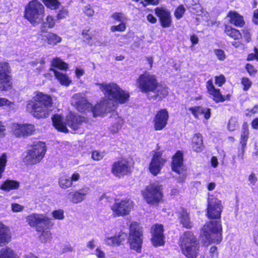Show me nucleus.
I'll return each instance as SVG.
<instances>
[{
    "label": "nucleus",
    "mask_w": 258,
    "mask_h": 258,
    "mask_svg": "<svg viewBox=\"0 0 258 258\" xmlns=\"http://www.w3.org/2000/svg\"><path fill=\"white\" fill-rule=\"evenodd\" d=\"M188 110L191 112L195 118H198L200 115H204L206 119H209L211 117V109L202 106H194L190 107Z\"/></svg>",
    "instance_id": "5701e85b"
},
{
    "label": "nucleus",
    "mask_w": 258,
    "mask_h": 258,
    "mask_svg": "<svg viewBox=\"0 0 258 258\" xmlns=\"http://www.w3.org/2000/svg\"><path fill=\"white\" fill-rule=\"evenodd\" d=\"M52 100L47 94L41 92L36 94L29 101L26 105V110L32 115L37 118L46 117L51 111Z\"/></svg>",
    "instance_id": "f03ea898"
},
{
    "label": "nucleus",
    "mask_w": 258,
    "mask_h": 258,
    "mask_svg": "<svg viewBox=\"0 0 258 258\" xmlns=\"http://www.w3.org/2000/svg\"><path fill=\"white\" fill-rule=\"evenodd\" d=\"M191 147L194 151L200 152L204 149L203 137L201 134H195L192 138Z\"/></svg>",
    "instance_id": "b1692460"
},
{
    "label": "nucleus",
    "mask_w": 258,
    "mask_h": 258,
    "mask_svg": "<svg viewBox=\"0 0 258 258\" xmlns=\"http://www.w3.org/2000/svg\"><path fill=\"white\" fill-rule=\"evenodd\" d=\"M223 209L221 200L213 196L209 197L207 208V216L208 218L220 220Z\"/></svg>",
    "instance_id": "9d476101"
},
{
    "label": "nucleus",
    "mask_w": 258,
    "mask_h": 258,
    "mask_svg": "<svg viewBox=\"0 0 258 258\" xmlns=\"http://www.w3.org/2000/svg\"><path fill=\"white\" fill-rule=\"evenodd\" d=\"M9 66L7 62H0V91L8 90L11 85L9 75Z\"/></svg>",
    "instance_id": "2eb2a0df"
},
{
    "label": "nucleus",
    "mask_w": 258,
    "mask_h": 258,
    "mask_svg": "<svg viewBox=\"0 0 258 258\" xmlns=\"http://www.w3.org/2000/svg\"><path fill=\"white\" fill-rule=\"evenodd\" d=\"M192 244H198L196 238L194 236L192 233L190 231L184 232L181 237L180 246L183 247Z\"/></svg>",
    "instance_id": "c85d7f7f"
},
{
    "label": "nucleus",
    "mask_w": 258,
    "mask_h": 258,
    "mask_svg": "<svg viewBox=\"0 0 258 258\" xmlns=\"http://www.w3.org/2000/svg\"><path fill=\"white\" fill-rule=\"evenodd\" d=\"M245 68L250 75H254L256 72V70L254 67L250 64L247 63Z\"/></svg>",
    "instance_id": "e2e57ef3"
},
{
    "label": "nucleus",
    "mask_w": 258,
    "mask_h": 258,
    "mask_svg": "<svg viewBox=\"0 0 258 258\" xmlns=\"http://www.w3.org/2000/svg\"><path fill=\"white\" fill-rule=\"evenodd\" d=\"M123 123V119L121 118L118 117L116 121L111 126L110 128V132L113 134L117 133L121 128Z\"/></svg>",
    "instance_id": "c03bdc74"
},
{
    "label": "nucleus",
    "mask_w": 258,
    "mask_h": 258,
    "mask_svg": "<svg viewBox=\"0 0 258 258\" xmlns=\"http://www.w3.org/2000/svg\"><path fill=\"white\" fill-rule=\"evenodd\" d=\"M163 232V227L162 225L156 224L152 227V238L151 240L154 246L157 247L164 244V237Z\"/></svg>",
    "instance_id": "a211bd4d"
},
{
    "label": "nucleus",
    "mask_w": 258,
    "mask_h": 258,
    "mask_svg": "<svg viewBox=\"0 0 258 258\" xmlns=\"http://www.w3.org/2000/svg\"><path fill=\"white\" fill-rule=\"evenodd\" d=\"M130 248L140 252L143 244V232L141 227L136 223H132L130 227L127 241Z\"/></svg>",
    "instance_id": "6e6552de"
},
{
    "label": "nucleus",
    "mask_w": 258,
    "mask_h": 258,
    "mask_svg": "<svg viewBox=\"0 0 258 258\" xmlns=\"http://www.w3.org/2000/svg\"><path fill=\"white\" fill-rule=\"evenodd\" d=\"M147 19L149 22L152 24H154L157 22V19L151 14L147 15Z\"/></svg>",
    "instance_id": "774afa93"
},
{
    "label": "nucleus",
    "mask_w": 258,
    "mask_h": 258,
    "mask_svg": "<svg viewBox=\"0 0 258 258\" xmlns=\"http://www.w3.org/2000/svg\"><path fill=\"white\" fill-rule=\"evenodd\" d=\"M171 167L173 171L181 175L177 179L178 182H182L184 181L186 177L185 173L186 167L183 165V162H172Z\"/></svg>",
    "instance_id": "a878e982"
},
{
    "label": "nucleus",
    "mask_w": 258,
    "mask_h": 258,
    "mask_svg": "<svg viewBox=\"0 0 258 258\" xmlns=\"http://www.w3.org/2000/svg\"><path fill=\"white\" fill-rule=\"evenodd\" d=\"M238 127L237 119L235 117H232L228 122V128L229 131L235 130Z\"/></svg>",
    "instance_id": "49530a36"
},
{
    "label": "nucleus",
    "mask_w": 258,
    "mask_h": 258,
    "mask_svg": "<svg viewBox=\"0 0 258 258\" xmlns=\"http://www.w3.org/2000/svg\"><path fill=\"white\" fill-rule=\"evenodd\" d=\"M71 103L81 112L89 111L90 108H91V104L88 102L85 94L83 93L74 94L72 98Z\"/></svg>",
    "instance_id": "ddd939ff"
},
{
    "label": "nucleus",
    "mask_w": 258,
    "mask_h": 258,
    "mask_svg": "<svg viewBox=\"0 0 258 258\" xmlns=\"http://www.w3.org/2000/svg\"><path fill=\"white\" fill-rule=\"evenodd\" d=\"M132 208V202L130 200H116L111 206V210L115 217H119L128 215Z\"/></svg>",
    "instance_id": "f8f14e48"
},
{
    "label": "nucleus",
    "mask_w": 258,
    "mask_h": 258,
    "mask_svg": "<svg viewBox=\"0 0 258 258\" xmlns=\"http://www.w3.org/2000/svg\"><path fill=\"white\" fill-rule=\"evenodd\" d=\"M68 16V11L67 10L64 9H62L59 11L57 15V19L61 20L65 19Z\"/></svg>",
    "instance_id": "603ef678"
},
{
    "label": "nucleus",
    "mask_w": 258,
    "mask_h": 258,
    "mask_svg": "<svg viewBox=\"0 0 258 258\" xmlns=\"http://www.w3.org/2000/svg\"><path fill=\"white\" fill-rule=\"evenodd\" d=\"M104 155V152H100L98 151H95L92 153V158L94 160H100Z\"/></svg>",
    "instance_id": "3c124183"
},
{
    "label": "nucleus",
    "mask_w": 258,
    "mask_h": 258,
    "mask_svg": "<svg viewBox=\"0 0 258 258\" xmlns=\"http://www.w3.org/2000/svg\"><path fill=\"white\" fill-rule=\"evenodd\" d=\"M227 17L230 18V23L235 26L241 27L244 25L243 17L235 11H230Z\"/></svg>",
    "instance_id": "cd10ccee"
},
{
    "label": "nucleus",
    "mask_w": 258,
    "mask_h": 258,
    "mask_svg": "<svg viewBox=\"0 0 258 258\" xmlns=\"http://www.w3.org/2000/svg\"><path fill=\"white\" fill-rule=\"evenodd\" d=\"M11 240L10 229L0 222V246L8 243Z\"/></svg>",
    "instance_id": "c756f323"
},
{
    "label": "nucleus",
    "mask_w": 258,
    "mask_h": 258,
    "mask_svg": "<svg viewBox=\"0 0 258 258\" xmlns=\"http://www.w3.org/2000/svg\"><path fill=\"white\" fill-rule=\"evenodd\" d=\"M44 5L51 10H56L58 8L60 3L57 0H42Z\"/></svg>",
    "instance_id": "79ce46f5"
},
{
    "label": "nucleus",
    "mask_w": 258,
    "mask_h": 258,
    "mask_svg": "<svg viewBox=\"0 0 258 258\" xmlns=\"http://www.w3.org/2000/svg\"><path fill=\"white\" fill-rule=\"evenodd\" d=\"M110 104L108 103L107 100H103L100 103L97 104L95 106L92 107L91 105V108H90V110L93 113L94 117L97 116H100L104 112L108 111L110 108Z\"/></svg>",
    "instance_id": "412c9836"
},
{
    "label": "nucleus",
    "mask_w": 258,
    "mask_h": 258,
    "mask_svg": "<svg viewBox=\"0 0 258 258\" xmlns=\"http://www.w3.org/2000/svg\"><path fill=\"white\" fill-rule=\"evenodd\" d=\"M55 22L54 19L52 16H48L45 20V21L42 23L41 26V30L42 32H45L47 28H51L54 26Z\"/></svg>",
    "instance_id": "58836bf2"
},
{
    "label": "nucleus",
    "mask_w": 258,
    "mask_h": 258,
    "mask_svg": "<svg viewBox=\"0 0 258 258\" xmlns=\"http://www.w3.org/2000/svg\"><path fill=\"white\" fill-rule=\"evenodd\" d=\"M242 84L244 86L243 89L245 91L248 90L251 86V82L247 78H243L241 81Z\"/></svg>",
    "instance_id": "864d4df0"
},
{
    "label": "nucleus",
    "mask_w": 258,
    "mask_h": 258,
    "mask_svg": "<svg viewBox=\"0 0 258 258\" xmlns=\"http://www.w3.org/2000/svg\"><path fill=\"white\" fill-rule=\"evenodd\" d=\"M90 188L86 186L74 191L67 190L66 194V197L71 203L78 204L86 199L87 195L90 192Z\"/></svg>",
    "instance_id": "4468645a"
},
{
    "label": "nucleus",
    "mask_w": 258,
    "mask_h": 258,
    "mask_svg": "<svg viewBox=\"0 0 258 258\" xmlns=\"http://www.w3.org/2000/svg\"><path fill=\"white\" fill-rule=\"evenodd\" d=\"M73 183L71 182L70 177L67 175L60 176L58 179V185L63 189L69 188L72 186Z\"/></svg>",
    "instance_id": "4c0bfd02"
},
{
    "label": "nucleus",
    "mask_w": 258,
    "mask_h": 258,
    "mask_svg": "<svg viewBox=\"0 0 258 258\" xmlns=\"http://www.w3.org/2000/svg\"><path fill=\"white\" fill-rule=\"evenodd\" d=\"M44 17V7L38 0H32L25 7L24 18L32 25L41 23Z\"/></svg>",
    "instance_id": "423d86ee"
},
{
    "label": "nucleus",
    "mask_w": 258,
    "mask_h": 258,
    "mask_svg": "<svg viewBox=\"0 0 258 258\" xmlns=\"http://www.w3.org/2000/svg\"><path fill=\"white\" fill-rule=\"evenodd\" d=\"M100 89L104 94L105 97L109 100L116 103L123 104L128 101L130 95L128 92L123 90L118 85L114 83L108 84H97Z\"/></svg>",
    "instance_id": "20e7f679"
},
{
    "label": "nucleus",
    "mask_w": 258,
    "mask_h": 258,
    "mask_svg": "<svg viewBox=\"0 0 258 258\" xmlns=\"http://www.w3.org/2000/svg\"><path fill=\"white\" fill-rule=\"evenodd\" d=\"M52 120L54 126L58 131L68 133L69 130L66 127L67 125L74 131H76L85 121V118L82 116L70 114L67 116L66 121L64 123L60 115L55 114L52 117Z\"/></svg>",
    "instance_id": "39448f33"
},
{
    "label": "nucleus",
    "mask_w": 258,
    "mask_h": 258,
    "mask_svg": "<svg viewBox=\"0 0 258 258\" xmlns=\"http://www.w3.org/2000/svg\"><path fill=\"white\" fill-rule=\"evenodd\" d=\"M71 182L73 183L74 181H77L80 178V175L78 173H74L70 177Z\"/></svg>",
    "instance_id": "69168bd1"
},
{
    "label": "nucleus",
    "mask_w": 258,
    "mask_h": 258,
    "mask_svg": "<svg viewBox=\"0 0 258 258\" xmlns=\"http://www.w3.org/2000/svg\"><path fill=\"white\" fill-rule=\"evenodd\" d=\"M185 12L184 6L182 5H180L176 8L174 12V16L178 20L181 18Z\"/></svg>",
    "instance_id": "a18cd8bd"
},
{
    "label": "nucleus",
    "mask_w": 258,
    "mask_h": 258,
    "mask_svg": "<svg viewBox=\"0 0 258 258\" xmlns=\"http://www.w3.org/2000/svg\"><path fill=\"white\" fill-rule=\"evenodd\" d=\"M42 40L51 46H54L61 41V38L53 33H48L42 36Z\"/></svg>",
    "instance_id": "7c9ffc66"
},
{
    "label": "nucleus",
    "mask_w": 258,
    "mask_h": 258,
    "mask_svg": "<svg viewBox=\"0 0 258 258\" xmlns=\"http://www.w3.org/2000/svg\"><path fill=\"white\" fill-rule=\"evenodd\" d=\"M183 155L182 152L178 151L176 154L173 156L172 161H182Z\"/></svg>",
    "instance_id": "13d9d810"
},
{
    "label": "nucleus",
    "mask_w": 258,
    "mask_h": 258,
    "mask_svg": "<svg viewBox=\"0 0 258 258\" xmlns=\"http://www.w3.org/2000/svg\"><path fill=\"white\" fill-rule=\"evenodd\" d=\"M215 54L218 57V58L221 60H223L225 59L226 55L224 51L222 49H215L214 50Z\"/></svg>",
    "instance_id": "5fc2aeb1"
},
{
    "label": "nucleus",
    "mask_w": 258,
    "mask_h": 258,
    "mask_svg": "<svg viewBox=\"0 0 258 258\" xmlns=\"http://www.w3.org/2000/svg\"><path fill=\"white\" fill-rule=\"evenodd\" d=\"M252 20L255 25H258V9L254 11Z\"/></svg>",
    "instance_id": "338daca9"
},
{
    "label": "nucleus",
    "mask_w": 258,
    "mask_h": 258,
    "mask_svg": "<svg viewBox=\"0 0 258 258\" xmlns=\"http://www.w3.org/2000/svg\"><path fill=\"white\" fill-rule=\"evenodd\" d=\"M205 237L209 242L219 243L222 239L220 220L210 221L203 227Z\"/></svg>",
    "instance_id": "0eeeda50"
},
{
    "label": "nucleus",
    "mask_w": 258,
    "mask_h": 258,
    "mask_svg": "<svg viewBox=\"0 0 258 258\" xmlns=\"http://www.w3.org/2000/svg\"><path fill=\"white\" fill-rule=\"evenodd\" d=\"M111 17L114 20L120 22H123L126 20L125 15L122 13H114Z\"/></svg>",
    "instance_id": "8fccbe9b"
},
{
    "label": "nucleus",
    "mask_w": 258,
    "mask_h": 258,
    "mask_svg": "<svg viewBox=\"0 0 258 258\" xmlns=\"http://www.w3.org/2000/svg\"><path fill=\"white\" fill-rule=\"evenodd\" d=\"M46 150L44 143L40 141L35 142L32 149L27 151L26 160L27 161H40L44 157Z\"/></svg>",
    "instance_id": "9b49d317"
},
{
    "label": "nucleus",
    "mask_w": 258,
    "mask_h": 258,
    "mask_svg": "<svg viewBox=\"0 0 258 258\" xmlns=\"http://www.w3.org/2000/svg\"><path fill=\"white\" fill-rule=\"evenodd\" d=\"M52 65L53 67L62 70H66L68 68V64L59 58H54L52 62Z\"/></svg>",
    "instance_id": "a19ab883"
},
{
    "label": "nucleus",
    "mask_w": 258,
    "mask_h": 258,
    "mask_svg": "<svg viewBox=\"0 0 258 258\" xmlns=\"http://www.w3.org/2000/svg\"><path fill=\"white\" fill-rule=\"evenodd\" d=\"M24 207L18 204H12V209L13 212H20L23 209Z\"/></svg>",
    "instance_id": "0e129e2a"
},
{
    "label": "nucleus",
    "mask_w": 258,
    "mask_h": 258,
    "mask_svg": "<svg viewBox=\"0 0 258 258\" xmlns=\"http://www.w3.org/2000/svg\"><path fill=\"white\" fill-rule=\"evenodd\" d=\"M179 219L180 224H181L184 227L186 228L192 227V222L190 221L188 213L185 210L182 209V211L179 214Z\"/></svg>",
    "instance_id": "2f4dec72"
},
{
    "label": "nucleus",
    "mask_w": 258,
    "mask_h": 258,
    "mask_svg": "<svg viewBox=\"0 0 258 258\" xmlns=\"http://www.w3.org/2000/svg\"><path fill=\"white\" fill-rule=\"evenodd\" d=\"M249 131L248 124L246 122H244L242 125V131L241 134L240 144L242 148L243 149L246 146L247 140L248 139Z\"/></svg>",
    "instance_id": "f704fd0d"
},
{
    "label": "nucleus",
    "mask_w": 258,
    "mask_h": 258,
    "mask_svg": "<svg viewBox=\"0 0 258 258\" xmlns=\"http://www.w3.org/2000/svg\"><path fill=\"white\" fill-rule=\"evenodd\" d=\"M163 164L162 162H150L149 169L154 175H156L161 170Z\"/></svg>",
    "instance_id": "ea45409f"
},
{
    "label": "nucleus",
    "mask_w": 258,
    "mask_h": 258,
    "mask_svg": "<svg viewBox=\"0 0 258 258\" xmlns=\"http://www.w3.org/2000/svg\"><path fill=\"white\" fill-rule=\"evenodd\" d=\"M53 217L57 220H62L64 218V212L62 210L59 209L52 212Z\"/></svg>",
    "instance_id": "de8ad7c7"
},
{
    "label": "nucleus",
    "mask_w": 258,
    "mask_h": 258,
    "mask_svg": "<svg viewBox=\"0 0 258 258\" xmlns=\"http://www.w3.org/2000/svg\"><path fill=\"white\" fill-rule=\"evenodd\" d=\"M152 155L153 158L151 161H163L161 158L162 153L160 152L153 151Z\"/></svg>",
    "instance_id": "6e6d98bb"
},
{
    "label": "nucleus",
    "mask_w": 258,
    "mask_h": 258,
    "mask_svg": "<svg viewBox=\"0 0 258 258\" xmlns=\"http://www.w3.org/2000/svg\"><path fill=\"white\" fill-rule=\"evenodd\" d=\"M243 37L245 39L247 42H249L251 39V34L250 33V30L247 29H244L243 30Z\"/></svg>",
    "instance_id": "680f3d73"
},
{
    "label": "nucleus",
    "mask_w": 258,
    "mask_h": 258,
    "mask_svg": "<svg viewBox=\"0 0 258 258\" xmlns=\"http://www.w3.org/2000/svg\"><path fill=\"white\" fill-rule=\"evenodd\" d=\"M7 106L11 110L15 109V104L14 102H12L5 98H0V107Z\"/></svg>",
    "instance_id": "37998d69"
},
{
    "label": "nucleus",
    "mask_w": 258,
    "mask_h": 258,
    "mask_svg": "<svg viewBox=\"0 0 258 258\" xmlns=\"http://www.w3.org/2000/svg\"><path fill=\"white\" fill-rule=\"evenodd\" d=\"M199 244L181 247L182 253L187 258H196L199 251Z\"/></svg>",
    "instance_id": "393cba45"
},
{
    "label": "nucleus",
    "mask_w": 258,
    "mask_h": 258,
    "mask_svg": "<svg viewBox=\"0 0 258 258\" xmlns=\"http://www.w3.org/2000/svg\"><path fill=\"white\" fill-rule=\"evenodd\" d=\"M126 29L125 24L123 22H121L120 24L117 26H112L110 28V30L112 32L115 31H119L123 32Z\"/></svg>",
    "instance_id": "09e8293b"
},
{
    "label": "nucleus",
    "mask_w": 258,
    "mask_h": 258,
    "mask_svg": "<svg viewBox=\"0 0 258 258\" xmlns=\"http://www.w3.org/2000/svg\"><path fill=\"white\" fill-rule=\"evenodd\" d=\"M54 74L55 77L61 85L68 86L71 83V81L66 74H62L56 70H54Z\"/></svg>",
    "instance_id": "c9c22d12"
},
{
    "label": "nucleus",
    "mask_w": 258,
    "mask_h": 258,
    "mask_svg": "<svg viewBox=\"0 0 258 258\" xmlns=\"http://www.w3.org/2000/svg\"><path fill=\"white\" fill-rule=\"evenodd\" d=\"M26 221L37 232H41L39 239L42 242L45 243L51 239V233L48 229L53 224L51 219L45 215L33 214L26 217Z\"/></svg>",
    "instance_id": "7ed1b4c3"
},
{
    "label": "nucleus",
    "mask_w": 258,
    "mask_h": 258,
    "mask_svg": "<svg viewBox=\"0 0 258 258\" xmlns=\"http://www.w3.org/2000/svg\"><path fill=\"white\" fill-rule=\"evenodd\" d=\"M144 199L148 204H154L162 199L161 186L159 184H152L146 187L143 191Z\"/></svg>",
    "instance_id": "1a4fd4ad"
},
{
    "label": "nucleus",
    "mask_w": 258,
    "mask_h": 258,
    "mask_svg": "<svg viewBox=\"0 0 258 258\" xmlns=\"http://www.w3.org/2000/svg\"><path fill=\"white\" fill-rule=\"evenodd\" d=\"M125 234L122 232H120L118 234L114 235V236L106 237L104 239V242L106 244L108 245L118 246L125 239Z\"/></svg>",
    "instance_id": "bb28decb"
},
{
    "label": "nucleus",
    "mask_w": 258,
    "mask_h": 258,
    "mask_svg": "<svg viewBox=\"0 0 258 258\" xmlns=\"http://www.w3.org/2000/svg\"><path fill=\"white\" fill-rule=\"evenodd\" d=\"M83 11H84V12L88 16H92L94 13V10L91 8L90 5H88V6L85 7Z\"/></svg>",
    "instance_id": "052dcab7"
},
{
    "label": "nucleus",
    "mask_w": 258,
    "mask_h": 258,
    "mask_svg": "<svg viewBox=\"0 0 258 258\" xmlns=\"http://www.w3.org/2000/svg\"><path fill=\"white\" fill-rule=\"evenodd\" d=\"M206 87L208 93L212 96L213 99L216 102H223L230 99V95L227 94L223 96L221 94L219 89H216L214 87L212 80H208L206 84Z\"/></svg>",
    "instance_id": "f3484780"
},
{
    "label": "nucleus",
    "mask_w": 258,
    "mask_h": 258,
    "mask_svg": "<svg viewBox=\"0 0 258 258\" xmlns=\"http://www.w3.org/2000/svg\"><path fill=\"white\" fill-rule=\"evenodd\" d=\"M136 84L141 92L147 93L149 99L161 100L168 93L167 88L160 84L156 76L149 73L140 75Z\"/></svg>",
    "instance_id": "f257e3e1"
},
{
    "label": "nucleus",
    "mask_w": 258,
    "mask_h": 258,
    "mask_svg": "<svg viewBox=\"0 0 258 258\" xmlns=\"http://www.w3.org/2000/svg\"><path fill=\"white\" fill-rule=\"evenodd\" d=\"M254 53H251L249 54L248 56L247 60H252L254 59L258 60V49L257 48L255 47L254 49Z\"/></svg>",
    "instance_id": "4d7b16f0"
},
{
    "label": "nucleus",
    "mask_w": 258,
    "mask_h": 258,
    "mask_svg": "<svg viewBox=\"0 0 258 258\" xmlns=\"http://www.w3.org/2000/svg\"><path fill=\"white\" fill-rule=\"evenodd\" d=\"M155 13L163 28L169 27L171 26V17L168 10L164 8L158 7L155 9Z\"/></svg>",
    "instance_id": "6ab92c4d"
},
{
    "label": "nucleus",
    "mask_w": 258,
    "mask_h": 258,
    "mask_svg": "<svg viewBox=\"0 0 258 258\" xmlns=\"http://www.w3.org/2000/svg\"><path fill=\"white\" fill-rule=\"evenodd\" d=\"M12 128L17 137L29 136L34 132V126L32 124L13 123Z\"/></svg>",
    "instance_id": "dca6fc26"
},
{
    "label": "nucleus",
    "mask_w": 258,
    "mask_h": 258,
    "mask_svg": "<svg viewBox=\"0 0 258 258\" xmlns=\"http://www.w3.org/2000/svg\"><path fill=\"white\" fill-rule=\"evenodd\" d=\"M19 182L17 181L7 179L1 186L0 189L6 191H9L18 188Z\"/></svg>",
    "instance_id": "473e14b6"
},
{
    "label": "nucleus",
    "mask_w": 258,
    "mask_h": 258,
    "mask_svg": "<svg viewBox=\"0 0 258 258\" xmlns=\"http://www.w3.org/2000/svg\"><path fill=\"white\" fill-rule=\"evenodd\" d=\"M130 170L131 167L124 162H114L112 167V172L116 176L124 175Z\"/></svg>",
    "instance_id": "4be33fe9"
},
{
    "label": "nucleus",
    "mask_w": 258,
    "mask_h": 258,
    "mask_svg": "<svg viewBox=\"0 0 258 258\" xmlns=\"http://www.w3.org/2000/svg\"><path fill=\"white\" fill-rule=\"evenodd\" d=\"M168 118V113L166 110L159 111L153 120L154 128L156 131L162 130L166 125Z\"/></svg>",
    "instance_id": "aec40b11"
},
{
    "label": "nucleus",
    "mask_w": 258,
    "mask_h": 258,
    "mask_svg": "<svg viewBox=\"0 0 258 258\" xmlns=\"http://www.w3.org/2000/svg\"><path fill=\"white\" fill-rule=\"evenodd\" d=\"M0 258H19V257L10 248L4 247L0 250Z\"/></svg>",
    "instance_id": "e433bc0d"
},
{
    "label": "nucleus",
    "mask_w": 258,
    "mask_h": 258,
    "mask_svg": "<svg viewBox=\"0 0 258 258\" xmlns=\"http://www.w3.org/2000/svg\"><path fill=\"white\" fill-rule=\"evenodd\" d=\"M224 32L228 36L234 40H238L241 38V34L240 32L230 26H225Z\"/></svg>",
    "instance_id": "72a5a7b5"
},
{
    "label": "nucleus",
    "mask_w": 258,
    "mask_h": 258,
    "mask_svg": "<svg viewBox=\"0 0 258 258\" xmlns=\"http://www.w3.org/2000/svg\"><path fill=\"white\" fill-rule=\"evenodd\" d=\"M225 82V77L224 76L221 75L219 77H216L215 83L219 86H221Z\"/></svg>",
    "instance_id": "bf43d9fd"
}]
</instances>
